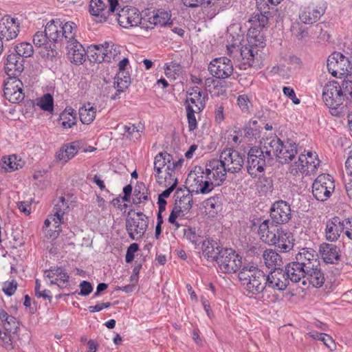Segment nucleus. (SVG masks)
<instances>
[{
  "label": "nucleus",
  "instance_id": "603ef678",
  "mask_svg": "<svg viewBox=\"0 0 352 352\" xmlns=\"http://www.w3.org/2000/svg\"><path fill=\"white\" fill-rule=\"evenodd\" d=\"M185 210L182 206H175L172 210L168 217V222H174L175 220L178 219L182 221L184 219Z\"/></svg>",
  "mask_w": 352,
  "mask_h": 352
},
{
  "label": "nucleus",
  "instance_id": "ddd939ff",
  "mask_svg": "<svg viewBox=\"0 0 352 352\" xmlns=\"http://www.w3.org/2000/svg\"><path fill=\"white\" fill-rule=\"evenodd\" d=\"M219 160L228 173H239L244 164L241 155L232 148L224 149L220 154Z\"/></svg>",
  "mask_w": 352,
  "mask_h": 352
},
{
  "label": "nucleus",
  "instance_id": "bf43d9fd",
  "mask_svg": "<svg viewBox=\"0 0 352 352\" xmlns=\"http://www.w3.org/2000/svg\"><path fill=\"white\" fill-rule=\"evenodd\" d=\"M17 288V283L16 280H12L10 282H6L3 285V291L8 296H11L13 295Z\"/></svg>",
  "mask_w": 352,
  "mask_h": 352
},
{
  "label": "nucleus",
  "instance_id": "5fc2aeb1",
  "mask_svg": "<svg viewBox=\"0 0 352 352\" xmlns=\"http://www.w3.org/2000/svg\"><path fill=\"white\" fill-rule=\"evenodd\" d=\"M300 20L307 24H312L313 23H315V20H313L312 15H311V7H308L307 8H305L299 15Z\"/></svg>",
  "mask_w": 352,
  "mask_h": 352
},
{
  "label": "nucleus",
  "instance_id": "cd10ccee",
  "mask_svg": "<svg viewBox=\"0 0 352 352\" xmlns=\"http://www.w3.org/2000/svg\"><path fill=\"white\" fill-rule=\"evenodd\" d=\"M201 243L204 256L208 261H216L217 263V260L220 256L221 250H224L225 248H222L219 246L218 243L212 239H206L203 241Z\"/></svg>",
  "mask_w": 352,
  "mask_h": 352
},
{
  "label": "nucleus",
  "instance_id": "9d476101",
  "mask_svg": "<svg viewBox=\"0 0 352 352\" xmlns=\"http://www.w3.org/2000/svg\"><path fill=\"white\" fill-rule=\"evenodd\" d=\"M265 153L258 146L252 147L248 153L247 157V170L252 177H256L259 174L264 172L267 164H271L268 158H266Z\"/></svg>",
  "mask_w": 352,
  "mask_h": 352
},
{
  "label": "nucleus",
  "instance_id": "09e8293b",
  "mask_svg": "<svg viewBox=\"0 0 352 352\" xmlns=\"http://www.w3.org/2000/svg\"><path fill=\"white\" fill-rule=\"evenodd\" d=\"M49 42L50 38L47 35L45 34V31H38L36 32L33 36V43L36 47H44L47 48V44Z\"/></svg>",
  "mask_w": 352,
  "mask_h": 352
},
{
  "label": "nucleus",
  "instance_id": "49530a36",
  "mask_svg": "<svg viewBox=\"0 0 352 352\" xmlns=\"http://www.w3.org/2000/svg\"><path fill=\"white\" fill-rule=\"evenodd\" d=\"M41 109L52 112L54 108V99L50 94H45L37 103Z\"/></svg>",
  "mask_w": 352,
  "mask_h": 352
},
{
  "label": "nucleus",
  "instance_id": "423d86ee",
  "mask_svg": "<svg viewBox=\"0 0 352 352\" xmlns=\"http://www.w3.org/2000/svg\"><path fill=\"white\" fill-rule=\"evenodd\" d=\"M77 25L72 21L63 23L59 19H52L45 25V34L50 42L64 43L73 38L76 34Z\"/></svg>",
  "mask_w": 352,
  "mask_h": 352
},
{
  "label": "nucleus",
  "instance_id": "4d7b16f0",
  "mask_svg": "<svg viewBox=\"0 0 352 352\" xmlns=\"http://www.w3.org/2000/svg\"><path fill=\"white\" fill-rule=\"evenodd\" d=\"M5 164L9 168L10 171L18 170L19 168L22 167L21 160H19V162H16V155L10 156L8 159L6 161H5Z\"/></svg>",
  "mask_w": 352,
  "mask_h": 352
},
{
  "label": "nucleus",
  "instance_id": "a18cd8bd",
  "mask_svg": "<svg viewBox=\"0 0 352 352\" xmlns=\"http://www.w3.org/2000/svg\"><path fill=\"white\" fill-rule=\"evenodd\" d=\"M106 61L110 62L111 59L116 60V56L120 54V47L111 42H104Z\"/></svg>",
  "mask_w": 352,
  "mask_h": 352
},
{
  "label": "nucleus",
  "instance_id": "a878e982",
  "mask_svg": "<svg viewBox=\"0 0 352 352\" xmlns=\"http://www.w3.org/2000/svg\"><path fill=\"white\" fill-rule=\"evenodd\" d=\"M261 143L262 145L259 148L272 163L274 157L278 155L280 148H283V141L278 137H271Z\"/></svg>",
  "mask_w": 352,
  "mask_h": 352
},
{
  "label": "nucleus",
  "instance_id": "f257e3e1",
  "mask_svg": "<svg viewBox=\"0 0 352 352\" xmlns=\"http://www.w3.org/2000/svg\"><path fill=\"white\" fill-rule=\"evenodd\" d=\"M227 173L219 159H212L206 163L205 169L195 166L189 173L187 181L190 183L192 180L190 187L195 194H208L223 183Z\"/></svg>",
  "mask_w": 352,
  "mask_h": 352
},
{
  "label": "nucleus",
  "instance_id": "e433bc0d",
  "mask_svg": "<svg viewBox=\"0 0 352 352\" xmlns=\"http://www.w3.org/2000/svg\"><path fill=\"white\" fill-rule=\"evenodd\" d=\"M115 88L117 93L111 96V99L116 100L119 98V94L126 90L131 84V77L128 72H118L115 78Z\"/></svg>",
  "mask_w": 352,
  "mask_h": 352
},
{
  "label": "nucleus",
  "instance_id": "f8f14e48",
  "mask_svg": "<svg viewBox=\"0 0 352 352\" xmlns=\"http://www.w3.org/2000/svg\"><path fill=\"white\" fill-rule=\"evenodd\" d=\"M327 69L329 73L333 76L337 77L338 75H345L352 74L351 64L348 58L345 57L340 52H334L329 56L327 59Z\"/></svg>",
  "mask_w": 352,
  "mask_h": 352
},
{
  "label": "nucleus",
  "instance_id": "1a4fd4ad",
  "mask_svg": "<svg viewBox=\"0 0 352 352\" xmlns=\"http://www.w3.org/2000/svg\"><path fill=\"white\" fill-rule=\"evenodd\" d=\"M242 257L231 248L221 250L217 260L219 269L223 273L232 274L238 272L243 267Z\"/></svg>",
  "mask_w": 352,
  "mask_h": 352
},
{
  "label": "nucleus",
  "instance_id": "6e6d98bb",
  "mask_svg": "<svg viewBox=\"0 0 352 352\" xmlns=\"http://www.w3.org/2000/svg\"><path fill=\"white\" fill-rule=\"evenodd\" d=\"M237 104L243 112H248L250 101L248 96L240 95L237 98Z\"/></svg>",
  "mask_w": 352,
  "mask_h": 352
},
{
  "label": "nucleus",
  "instance_id": "052dcab7",
  "mask_svg": "<svg viewBox=\"0 0 352 352\" xmlns=\"http://www.w3.org/2000/svg\"><path fill=\"white\" fill-rule=\"evenodd\" d=\"M65 273V272L62 267L52 268L45 272V277L50 280L51 278H54L55 276L60 277Z\"/></svg>",
  "mask_w": 352,
  "mask_h": 352
},
{
  "label": "nucleus",
  "instance_id": "680f3d73",
  "mask_svg": "<svg viewBox=\"0 0 352 352\" xmlns=\"http://www.w3.org/2000/svg\"><path fill=\"white\" fill-rule=\"evenodd\" d=\"M80 292L79 294L81 296H87L91 293L93 287L91 284L86 280H83L80 284Z\"/></svg>",
  "mask_w": 352,
  "mask_h": 352
},
{
  "label": "nucleus",
  "instance_id": "5701e85b",
  "mask_svg": "<svg viewBox=\"0 0 352 352\" xmlns=\"http://www.w3.org/2000/svg\"><path fill=\"white\" fill-rule=\"evenodd\" d=\"M64 43L66 44L68 58L72 63L80 65L85 61V50L76 38V34L73 36V38Z\"/></svg>",
  "mask_w": 352,
  "mask_h": 352
},
{
  "label": "nucleus",
  "instance_id": "c03bdc74",
  "mask_svg": "<svg viewBox=\"0 0 352 352\" xmlns=\"http://www.w3.org/2000/svg\"><path fill=\"white\" fill-rule=\"evenodd\" d=\"M188 7L195 8L201 6L204 8L215 6L219 0H182Z\"/></svg>",
  "mask_w": 352,
  "mask_h": 352
},
{
  "label": "nucleus",
  "instance_id": "72a5a7b5",
  "mask_svg": "<svg viewBox=\"0 0 352 352\" xmlns=\"http://www.w3.org/2000/svg\"><path fill=\"white\" fill-rule=\"evenodd\" d=\"M277 241L274 245H276L283 252H288L292 249L293 243V236L291 232L285 230L281 227L278 234H276Z\"/></svg>",
  "mask_w": 352,
  "mask_h": 352
},
{
  "label": "nucleus",
  "instance_id": "6ab92c4d",
  "mask_svg": "<svg viewBox=\"0 0 352 352\" xmlns=\"http://www.w3.org/2000/svg\"><path fill=\"white\" fill-rule=\"evenodd\" d=\"M117 20L118 23L125 28L142 24L139 11L133 7L126 6L119 10Z\"/></svg>",
  "mask_w": 352,
  "mask_h": 352
},
{
  "label": "nucleus",
  "instance_id": "13d9d810",
  "mask_svg": "<svg viewBox=\"0 0 352 352\" xmlns=\"http://www.w3.org/2000/svg\"><path fill=\"white\" fill-rule=\"evenodd\" d=\"M139 250V245L138 243H132L127 248L126 254L125 256V261L127 263L132 262L134 259V254Z\"/></svg>",
  "mask_w": 352,
  "mask_h": 352
},
{
  "label": "nucleus",
  "instance_id": "b1692460",
  "mask_svg": "<svg viewBox=\"0 0 352 352\" xmlns=\"http://www.w3.org/2000/svg\"><path fill=\"white\" fill-rule=\"evenodd\" d=\"M148 221L130 217L126 220V229L129 237L133 240H138L144 234L148 228Z\"/></svg>",
  "mask_w": 352,
  "mask_h": 352
},
{
  "label": "nucleus",
  "instance_id": "4468645a",
  "mask_svg": "<svg viewBox=\"0 0 352 352\" xmlns=\"http://www.w3.org/2000/svg\"><path fill=\"white\" fill-rule=\"evenodd\" d=\"M208 71L217 78L226 79L232 74L234 67L231 60L223 56L213 59L208 65Z\"/></svg>",
  "mask_w": 352,
  "mask_h": 352
},
{
  "label": "nucleus",
  "instance_id": "aec40b11",
  "mask_svg": "<svg viewBox=\"0 0 352 352\" xmlns=\"http://www.w3.org/2000/svg\"><path fill=\"white\" fill-rule=\"evenodd\" d=\"M19 28L18 19L5 16L0 22V37L5 41L12 40L18 36Z\"/></svg>",
  "mask_w": 352,
  "mask_h": 352
},
{
  "label": "nucleus",
  "instance_id": "37998d69",
  "mask_svg": "<svg viewBox=\"0 0 352 352\" xmlns=\"http://www.w3.org/2000/svg\"><path fill=\"white\" fill-rule=\"evenodd\" d=\"M77 153V150L74 146H67L62 148L57 154L59 160L65 162L72 158Z\"/></svg>",
  "mask_w": 352,
  "mask_h": 352
},
{
  "label": "nucleus",
  "instance_id": "e2e57ef3",
  "mask_svg": "<svg viewBox=\"0 0 352 352\" xmlns=\"http://www.w3.org/2000/svg\"><path fill=\"white\" fill-rule=\"evenodd\" d=\"M283 91L285 96L289 98L292 102L298 104L300 103V100L296 97L294 90L289 87H284Z\"/></svg>",
  "mask_w": 352,
  "mask_h": 352
},
{
  "label": "nucleus",
  "instance_id": "c9c22d12",
  "mask_svg": "<svg viewBox=\"0 0 352 352\" xmlns=\"http://www.w3.org/2000/svg\"><path fill=\"white\" fill-rule=\"evenodd\" d=\"M263 259L268 268L278 269L283 265L282 258L272 249H267L263 252Z\"/></svg>",
  "mask_w": 352,
  "mask_h": 352
},
{
  "label": "nucleus",
  "instance_id": "7c9ffc66",
  "mask_svg": "<svg viewBox=\"0 0 352 352\" xmlns=\"http://www.w3.org/2000/svg\"><path fill=\"white\" fill-rule=\"evenodd\" d=\"M68 208L67 201L65 200V197L63 196L58 197L53 209L54 214L50 215V218L54 222V226H55L56 228H58L61 223H64L63 215Z\"/></svg>",
  "mask_w": 352,
  "mask_h": 352
},
{
  "label": "nucleus",
  "instance_id": "20e7f679",
  "mask_svg": "<svg viewBox=\"0 0 352 352\" xmlns=\"http://www.w3.org/2000/svg\"><path fill=\"white\" fill-rule=\"evenodd\" d=\"M238 277L243 289L249 294L258 295L266 291L265 273L254 265H244Z\"/></svg>",
  "mask_w": 352,
  "mask_h": 352
},
{
  "label": "nucleus",
  "instance_id": "a19ab883",
  "mask_svg": "<svg viewBox=\"0 0 352 352\" xmlns=\"http://www.w3.org/2000/svg\"><path fill=\"white\" fill-rule=\"evenodd\" d=\"M308 335L314 340H318L323 342L324 344L328 347L331 351L336 348L334 340L331 336L326 333H318L316 331L309 332Z\"/></svg>",
  "mask_w": 352,
  "mask_h": 352
},
{
  "label": "nucleus",
  "instance_id": "473e14b6",
  "mask_svg": "<svg viewBox=\"0 0 352 352\" xmlns=\"http://www.w3.org/2000/svg\"><path fill=\"white\" fill-rule=\"evenodd\" d=\"M297 153L298 150L296 143L290 141L285 143L283 142V148H280L276 159L281 164L289 163L295 157Z\"/></svg>",
  "mask_w": 352,
  "mask_h": 352
},
{
  "label": "nucleus",
  "instance_id": "338daca9",
  "mask_svg": "<svg viewBox=\"0 0 352 352\" xmlns=\"http://www.w3.org/2000/svg\"><path fill=\"white\" fill-rule=\"evenodd\" d=\"M311 15L313 20L317 21L320 17L324 14L325 12V8L320 7V8H311Z\"/></svg>",
  "mask_w": 352,
  "mask_h": 352
},
{
  "label": "nucleus",
  "instance_id": "393cba45",
  "mask_svg": "<svg viewBox=\"0 0 352 352\" xmlns=\"http://www.w3.org/2000/svg\"><path fill=\"white\" fill-rule=\"evenodd\" d=\"M318 165V162L314 161H309L308 157L305 155L300 154L298 160L294 162L289 167V173L294 175H308L310 172H313Z\"/></svg>",
  "mask_w": 352,
  "mask_h": 352
},
{
  "label": "nucleus",
  "instance_id": "a211bd4d",
  "mask_svg": "<svg viewBox=\"0 0 352 352\" xmlns=\"http://www.w3.org/2000/svg\"><path fill=\"white\" fill-rule=\"evenodd\" d=\"M265 278L266 291L268 289L283 291L289 285L285 271L280 268L274 269L267 276L265 274Z\"/></svg>",
  "mask_w": 352,
  "mask_h": 352
},
{
  "label": "nucleus",
  "instance_id": "c85d7f7f",
  "mask_svg": "<svg viewBox=\"0 0 352 352\" xmlns=\"http://www.w3.org/2000/svg\"><path fill=\"white\" fill-rule=\"evenodd\" d=\"M319 252L326 263H336L340 259V248L331 243H322L319 247Z\"/></svg>",
  "mask_w": 352,
  "mask_h": 352
},
{
  "label": "nucleus",
  "instance_id": "2f4dec72",
  "mask_svg": "<svg viewBox=\"0 0 352 352\" xmlns=\"http://www.w3.org/2000/svg\"><path fill=\"white\" fill-rule=\"evenodd\" d=\"M188 95L185 102L186 105L190 104L194 105L195 111H203L206 106V97L201 89L198 87H193Z\"/></svg>",
  "mask_w": 352,
  "mask_h": 352
},
{
  "label": "nucleus",
  "instance_id": "2eb2a0df",
  "mask_svg": "<svg viewBox=\"0 0 352 352\" xmlns=\"http://www.w3.org/2000/svg\"><path fill=\"white\" fill-rule=\"evenodd\" d=\"M4 83V96L7 100L12 103H19L24 98L23 92V82L19 78L18 76L11 75Z\"/></svg>",
  "mask_w": 352,
  "mask_h": 352
},
{
  "label": "nucleus",
  "instance_id": "6e6552de",
  "mask_svg": "<svg viewBox=\"0 0 352 352\" xmlns=\"http://www.w3.org/2000/svg\"><path fill=\"white\" fill-rule=\"evenodd\" d=\"M309 252H310V260L307 261V268L306 267L305 279L306 282H308L309 285H311L314 287L319 288L324 283V273L321 268L316 251L309 248Z\"/></svg>",
  "mask_w": 352,
  "mask_h": 352
},
{
  "label": "nucleus",
  "instance_id": "4be33fe9",
  "mask_svg": "<svg viewBox=\"0 0 352 352\" xmlns=\"http://www.w3.org/2000/svg\"><path fill=\"white\" fill-rule=\"evenodd\" d=\"M18 324L16 319L12 316L3 323V331L0 330V339L3 342V346L8 350L14 348L13 340L16 337Z\"/></svg>",
  "mask_w": 352,
  "mask_h": 352
},
{
  "label": "nucleus",
  "instance_id": "de8ad7c7",
  "mask_svg": "<svg viewBox=\"0 0 352 352\" xmlns=\"http://www.w3.org/2000/svg\"><path fill=\"white\" fill-rule=\"evenodd\" d=\"M175 168H173V166L170 162L166 165L164 173L163 175V182H165V186H168L173 182H178L177 178L175 177Z\"/></svg>",
  "mask_w": 352,
  "mask_h": 352
},
{
  "label": "nucleus",
  "instance_id": "7ed1b4c3",
  "mask_svg": "<svg viewBox=\"0 0 352 352\" xmlns=\"http://www.w3.org/2000/svg\"><path fill=\"white\" fill-rule=\"evenodd\" d=\"M352 100V74L345 76L342 85L337 81L328 82L322 90V99L333 116H340L344 98Z\"/></svg>",
  "mask_w": 352,
  "mask_h": 352
},
{
  "label": "nucleus",
  "instance_id": "c756f323",
  "mask_svg": "<svg viewBox=\"0 0 352 352\" xmlns=\"http://www.w3.org/2000/svg\"><path fill=\"white\" fill-rule=\"evenodd\" d=\"M170 161H173V156L166 152L160 153L155 156L154 161V170L156 172L155 178L158 184H163L164 177L162 170L166 166Z\"/></svg>",
  "mask_w": 352,
  "mask_h": 352
},
{
  "label": "nucleus",
  "instance_id": "8fccbe9b",
  "mask_svg": "<svg viewBox=\"0 0 352 352\" xmlns=\"http://www.w3.org/2000/svg\"><path fill=\"white\" fill-rule=\"evenodd\" d=\"M184 236L195 245H199L201 243L200 241V236L197 235L195 230L192 228H184Z\"/></svg>",
  "mask_w": 352,
  "mask_h": 352
},
{
  "label": "nucleus",
  "instance_id": "79ce46f5",
  "mask_svg": "<svg viewBox=\"0 0 352 352\" xmlns=\"http://www.w3.org/2000/svg\"><path fill=\"white\" fill-rule=\"evenodd\" d=\"M186 110L189 131H194L197 128V122L195 113H198L200 111H195L193 106L190 104L186 105Z\"/></svg>",
  "mask_w": 352,
  "mask_h": 352
},
{
  "label": "nucleus",
  "instance_id": "dca6fc26",
  "mask_svg": "<svg viewBox=\"0 0 352 352\" xmlns=\"http://www.w3.org/2000/svg\"><path fill=\"white\" fill-rule=\"evenodd\" d=\"M290 205L285 201H275L270 208V217L276 224H284L292 218Z\"/></svg>",
  "mask_w": 352,
  "mask_h": 352
},
{
  "label": "nucleus",
  "instance_id": "9b49d317",
  "mask_svg": "<svg viewBox=\"0 0 352 352\" xmlns=\"http://www.w3.org/2000/svg\"><path fill=\"white\" fill-rule=\"evenodd\" d=\"M335 189L333 177L327 174H322L317 177L312 184V194L314 197L320 201H324L330 197Z\"/></svg>",
  "mask_w": 352,
  "mask_h": 352
},
{
  "label": "nucleus",
  "instance_id": "39448f33",
  "mask_svg": "<svg viewBox=\"0 0 352 352\" xmlns=\"http://www.w3.org/2000/svg\"><path fill=\"white\" fill-rule=\"evenodd\" d=\"M34 54V48L31 43L22 42L14 46L9 54L5 63V70L8 76H19L24 69V59L31 57Z\"/></svg>",
  "mask_w": 352,
  "mask_h": 352
},
{
  "label": "nucleus",
  "instance_id": "69168bd1",
  "mask_svg": "<svg viewBox=\"0 0 352 352\" xmlns=\"http://www.w3.org/2000/svg\"><path fill=\"white\" fill-rule=\"evenodd\" d=\"M136 126L134 125H124L121 126V131L122 135H125L127 138H131L132 134L135 132Z\"/></svg>",
  "mask_w": 352,
  "mask_h": 352
},
{
  "label": "nucleus",
  "instance_id": "864d4df0",
  "mask_svg": "<svg viewBox=\"0 0 352 352\" xmlns=\"http://www.w3.org/2000/svg\"><path fill=\"white\" fill-rule=\"evenodd\" d=\"M292 31L298 40H301L308 36L306 28L298 23L292 25Z\"/></svg>",
  "mask_w": 352,
  "mask_h": 352
},
{
  "label": "nucleus",
  "instance_id": "412c9836",
  "mask_svg": "<svg viewBox=\"0 0 352 352\" xmlns=\"http://www.w3.org/2000/svg\"><path fill=\"white\" fill-rule=\"evenodd\" d=\"M275 223L269 219L264 220L258 227V233L260 236V239L269 245H275L277 241L276 234L280 229V226L278 224H274Z\"/></svg>",
  "mask_w": 352,
  "mask_h": 352
},
{
  "label": "nucleus",
  "instance_id": "4c0bfd02",
  "mask_svg": "<svg viewBox=\"0 0 352 352\" xmlns=\"http://www.w3.org/2000/svg\"><path fill=\"white\" fill-rule=\"evenodd\" d=\"M96 109L90 103L85 104L79 109V117L82 124H89L95 119Z\"/></svg>",
  "mask_w": 352,
  "mask_h": 352
},
{
  "label": "nucleus",
  "instance_id": "f704fd0d",
  "mask_svg": "<svg viewBox=\"0 0 352 352\" xmlns=\"http://www.w3.org/2000/svg\"><path fill=\"white\" fill-rule=\"evenodd\" d=\"M192 193H195V192L192 190L190 184L189 185V188L186 190L178 188L176 190V200L179 199V206H182L185 210H190L192 206Z\"/></svg>",
  "mask_w": 352,
  "mask_h": 352
},
{
  "label": "nucleus",
  "instance_id": "bb28decb",
  "mask_svg": "<svg viewBox=\"0 0 352 352\" xmlns=\"http://www.w3.org/2000/svg\"><path fill=\"white\" fill-rule=\"evenodd\" d=\"M344 229V222L338 217H334L326 223L325 234L327 240L335 241L340 237Z\"/></svg>",
  "mask_w": 352,
  "mask_h": 352
},
{
  "label": "nucleus",
  "instance_id": "f03ea898",
  "mask_svg": "<svg viewBox=\"0 0 352 352\" xmlns=\"http://www.w3.org/2000/svg\"><path fill=\"white\" fill-rule=\"evenodd\" d=\"M269 11H264L256 14L249 19L251 26L248 32V45L241 49V63L239 64L241 69H246L248 67H256L258 65V47H264V36L261 30L268 23L267 14Z\"/></svg>",
  "mask_w": 352,
  "mask_h": 352
},
{
  "label": "nucleus",
  "instance_id": "f3484780",
  "mask_svg": "<svg viewBox=\"0 0 352 352\" xmlns=\"http://www.w3.org/2000/svg\"><path fill=\"white\" fill-rule=\"evenodd\" d=\"M109 8L107 10L105 3L102 0H91L89 3V12L98 18L97 22H104L107 20L109 13H113L118 6V0H109Z\"/></svg>",
  "mask_w": 352,
  "mask_h": 352
},
{
  "label": "nucleus",
  "instance_id": "3c124183",
  "mask_svg": "<svg viewBox=\"0 0 352 352\" xmlns=\"http://www.w3.org/2000/svg\"><path fill=\"white\" fill-rule=\"evenodd\" d=\"M67 111H63L60 116V120L62 121L61 125L65 129L72 128L76 123V116L67 117Z\"/></svg>",
  "mask_w": 352,
  "mask_h": 352
},
{
  "label": "nucleus",
  "instance_id": "774afa93",
  "mask_svg": "<svg viewBox=\"0 0 352 352\" xmlns=\"http://www.w3.org/2000/svg\"><path fill=\"white\" fill-rule=\"evenodd\" d=\"M17 207L19 210L25 213L26 215H28L30 214V204L26 201H19L17 204Z\"/></svg>",
  "mask_w": 352,
  "mask_h": 352
},
{
  "label": "nucleus",
  "instance_id": "0eeeda50",
  "mask_svg": "<svg viewBox=\"0 0 352 352\" xmlns=\"http://www.w3.org/2000/svg\"><path fill=\"white\" fill-rule=\"evenodd\" d=\"M309 248L302 249L296 256V261L289 263L285 267V273L288 282L299 283L302 280L303 285H306L305 270L307 268V261L310 260Z\"/></svg>",
  "mask_w": 352,
  "mask_h": 352
},
{
  "label": "nucleus",
  "instance_id": "0e129e2a",
  "mask_svg": "<svg viewBox=\"0 0 352 352\" xmlns=\"http://www.w3.org/2000/svg\"><path fill=\"white\" fill-rule=\"evenodd\" d=\"M282 0H256V6L258 8L261 10L265 8V6H268L269 3L273 6H276L280 3Z\"/></svg>",
  "mask_w": 352,
  "mask_h": 352
},
{
  "label": "nucleus",
  "instance_id": "58836bf2",
  "mask_svg": "<svg viewBox=\"0 0 352 352\" xmlns=\"http://www.w3.org/2000/svg\"><path fill=\"white\" fill-rule=\"evenodd\" d=\"M170 19V14L165 11L157 10L148 18V23L153 25L165 26Z\"/></svg>",
  "mask_w": 352,
  "mask_h": 352
},
{
  "label": "nucleus",
  "instance_id": "ea45409f",
  "mask_svg": "<svg viewBox=\"0 0 352 352\" xmlns=\"http://www.w3.org/2000/svg\"><path fill=\"white\" fill-rule=\"evenodd\" d=\"M89 49L91 52L95 51L94 53L91 55L92 60L97 63L106 61L107 54H105V51H107V50H105L104 43L91 45Z\"/></svg>",
  "mask_w": 352,
  "mask_h": 352
}]
</instances>
